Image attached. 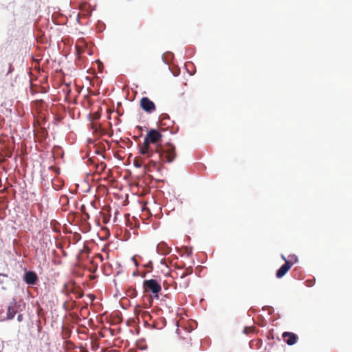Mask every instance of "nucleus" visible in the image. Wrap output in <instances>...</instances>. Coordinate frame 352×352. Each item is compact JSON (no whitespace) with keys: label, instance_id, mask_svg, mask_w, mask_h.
<instances>
[{"label":"nucleus","instance_id":"obj_3","mask_svg":"<svg viewBox=\"0 0 352 352\" xmlns=\"http://www.w3.org/2000/svg\"><path fill=\"white\" fill-rule=\"evenodd\" d=\"M144 286L146 292H151L156 296L161 290V286L155 280L153 279L145 280L144 283Z\"/></svg>","mask_w":352,"mask_h":352},{"label":"nucleus","instance_id":"obj_14","mask_svg":"<svg viewBox=\"0 0 352 352\" xmlns=\"http://www.w3.org/2000/svg\"><path fill=\"white\" fill-rule=\"evenodd\" d=\"M17 320L19 322H21L23 320V315L21 314H18Z\"/></svg>","mask_w":352,"mask_h":352},{"label":"nucleus","instance_id":"obj_17","mask_svg":"<svg viewBox=\"0 0 352 352\" xmlns=\"http://www.w3.org/2000/svg\"><path fill=\"white\" fill-rule=\"evenodd\" d=\"M43 309H38V315H40L41 314V311H42Z\"/></svg>","mask_w":352,"mask_h":352},{"label":"nucleus","instance_id":"obj_7","mask_svg":"<svg viewBox=\"0 0 352 352\" xmlns=\"http://www.w3.org/2000/svg\"><path fill=\"white\" fill-rule=\"evenodd\" d=\"M37 276L35 273L32 272H28L25 274V280L28 284L33 285L36 283Z\"/></svg>","mask_w":352,"mask_h":352},{"label":"nucleus","instance_id":"obj_15","mask_svg":"<svg viewBox=\"0 0 352 352\" xmlns=\"http://www.w3.org/2000/svg\"><path fill=\"white\" fill-rule=\"evenodd\" d=\"M313 285H314V283H312V280L309 279V287H311Z\"/></svg>","mask_w":352,"mask_h":352},{"label":"nucleus","instance_id":"obj_10","mask_svg":"<svg viewBox=\"0 0 352 352\" xmlns=\"http://www.w3.org/2000/svg\"><path fill=\"white\" fill-rule=\"evenodd\" d=\"M112 317H113L112 322L115 324L120 323L122 321V318L121 316L120 311H114L112 314Z\"/></svg>","mask_w":352,"mask_h":352},{"label":"nucleus","instance_id":"obj_12","mask_svg":"<svg viewBox=\"0 0 352 352\" xmlns=\"http://www.w3.org/2000/svg\"><path fill=\"white\" fill-rule=\"evenodd\" d=\"M253 330L251 327H245L243 329V333L245 334H248L250 332H252Z\"/></svg>","mask_w":352,"mask_h":352},{"label":"nucleus","instance_id":"obj_11","mask_svg":"<svg viewBox=\"0 0 352 352\" xmlns=\"http://www.w3.org/2000/svg\"><path fill=\"white\" fill-rule=\"evenodd\" d=\"M77 331H78V333L79 334H82V335L86 336L87 333V329L86 328H85V327H82L80 329H78Z\"/></svg>","mask_w":352,"mask_h":352},{"label":"nucleus","instance_id":"obj_1","mask_svg":"<svg viewBox=\"0 0 352 352\" xmlns=\"http://www.w3.org/2000/svg\"><path fill=\"white\" fill-rule=\"evenodd\" d=\"M162 135L156 130H151L148 132L144 138L143 144L140 147V153L142 155H151L150 151V144H156V146L160 147L157 142L161 139Z\"/></svg>","mask_w":352,"mask_h":352},{"label":"nucleus","instance_id":"obj_5","mask_svg":"<svg viewBox=\"0 0 352 352\" xmlns=\"http://www.w3.org/2000/svg\"><path fill=\"white\" fill-rule=\"evenodd\" d=\"M140 104L142 108L146 111H152L155 109L154 103L147 98H143L141 100Z\"/></svg>","mask_w":352,"mask_h":352},{"label":"nucleus","instance_id":"obj_16","mask_svg":"<svg viewBox=\"0 0 352 352\" xmlns=\"http://www.w3.org/2000/svg\"><path fill=\"white\" fill-rule=\"evenodd\" d=\"M138 311H139V309H134V314H138Z\"/></svg>","mask_w":352,"mask_h":352},{"label":"nucleus","instance_id":"obj_9","mask_svg":"<svg viewBox=\"0 0 352 352\" xmlns=\"http://www.w3.org/2000/svg\"><path fill=\"white\" fill-rule=\"evenodd\" d=\"M72 333V331L69 327L67 326H63L62 327V332H61V336L62 338L64 340L68 339L70 338Z\"/></svg>","mask_w":352,"mask_h":352},{"label":"nucleus","instance_id":"obj_2","mask_svg":"<svg viewBox=\"0 0 352 352\" xmlns=\"http://www.w3.org/2000/svg\"><path fill=\"white\" fill-rule=\"evenodd\" d=\"M155 152L159 153L160 157L166 159L168 162H172L175 157L174 148L170 145H167L164 148L157 146Z\"/></svg>","mask_w":352,"mask_h":352},{"label":"nucleus","instance_id":"obj_6","mask_svg":"<svg viewBox=\"0 0 352 352\" xmlns=\"http://www.w3.org/2000/svg\"><path fill=\"white\" fill-rule=\"evenodd\" d=\"M283 338L285 342L289 345L295 344L297 340V336L294 333L290 332H284L283 333Z\"/></svg>","mask_w":352,"mask_h":352},{"label":"nucleus","instance_id":"obj_8","mask_svg":"<svg viewBox=\"0 0 352 352\" xmlns=\"http://www.w3.org/2000/svg\"><path fill=\"white\" fill-rule=\"evenodd\" d=\"M290 265L288 263H286L284 264L278 271L276 273V276L278 278L283 277L289 270Z\"/></svg>","mask_w":352,"mask_h":352},{"label":"nucleus","instance_id":"obj_13","mask_svg":"<svg viewBox=\"0 0 352 352\" xmlns=\"http://www.w3.org/2000/svg\"><path fill=\"white\" fill-rule=\"evenodd\" d=\"M142 316H143V317H144V318H146V317L151 318V316H150L149 313H148V312H146V311L143 312Z\"/></svg>","mask_w":352,"mask_h":352},{"label":"nucleus","instance_id":"obj_4","mask_svg":"<svg viewBox=\"0 0 352 352\" xmlns=\"http://www.w3.org/2000/svg\"><path fill=\"white\" fill-rule=\"evenodd\" d=\"M16 314V309H0V321L10 320Z\"/></svg>","mask_w":352,"mask_h":352}]
</instances>
